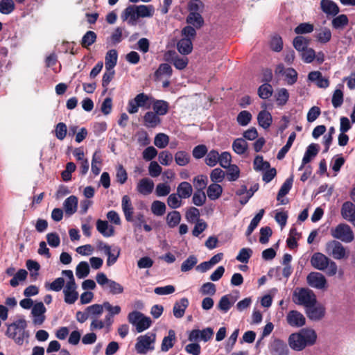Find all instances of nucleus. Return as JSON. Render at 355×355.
Returning a JSON list of instances; mask_svg holds the SVG:
<instances>
[{
	"instance_id": "26",
	"label": "nucleus",
	"mask_w": 355,
	"mask_h": 355,
	"mask_svg": "<svg viewBox=\"0 0 355 355\" xmlns=\"http://www.w3.org/2000/svg\"><path fill=\"white\" fill-rule=\"evenodd\" d=\"M189 300L186 297H183L180 300V301L176 302L174 304L173 309V315L176 318H181L184 316L185 310L189 306Z\"/></svg>"
},
{
	"instance_id": "38",
	"label": "nucleus",
	"mask_w": 355,
	"mask_h": 355,
	"mask_svg": "<svg viewBox=\"0 0 355 355\" xmlns=\"http://www.w3.org/2000/svg\"><path fill=\"white\" fill-rule=\"evenodd\" d=\"M105 69H113L118 60V53L115 49L108 51L105 55Z\"/></svg>"
},
{
	"instance_id": "16",
	"label": "nucleus",
	"mask_w": 355,
	"mask_h": 355,
	"mask_svg": "<svg viewBox=\"0 0 355 355\" xmlns=\"http://www.w3.org/2000/svg\"><path fill=\"white\" fill-rule=\"evenodd\" d=\"M286 322L291 327L298 328L305 324L306 318L300 312L292 310L287 313Z\"/></svg>"
},
{
	"instance_id": "14",
	"label": "nucleus",
	"mask_w": 355,
	"mask_h": 355,
	"mask_svg": "<svg viewBox=\"0 0 355 355\" xmlns=\"http://www.w3.org/2000/svg\"><path fill=\"white\" fill-rule=\"evenodd\" d=\"M305 312L310 320L318 321L324 316L325 308L322 304L316 301V302L313 303V305L308 306L305 309Z\"/></svg>"
},
{
	"instance_id": "36",
	"label": "nucleus",
	"mask_w": 355,
	"mask_h": 355,
	"mask_svg": "<svg viewBox=\"0 0 355 355\" xmlns=\"http://www.w3.org/2000/svg\"><path fill=\"white\" fill-rule=\"evenodd\" d=\"M223 193L222 187L216 183L211 184L207 190V194L208 198L211 200L218 199Z\"/></svg>"
},
{
	"instance_id": "56",
	"label": "nucleus",
	"mask_w": 355,
	"mask_h": 355,
	"mask_svg": "<svg viewBox=\"0 0 355 355\" xmlns=\"http://www.w3.org/2000/svg\"><path fill=\"white\" fill-rule=\"evenodd\" d=\"M302 60L305 63H311L315 58V51L313 49L307 47L300 53Z\"/></svg>"
},
{
	"instance_id": "46",
	"label": "nucleus",
	"mask_w": 355,
	"mask_h": 355,
	"mask_svg": "<svg viewBox=\"0 0 355 355\" xmlns=\"http://www.w3.org/2000/svg\"><path fill=\"white\" fill-rule=\"evenodd\" d=\"M64 278L58 277L51 283H46L45 288L49 291H53L55 292L60 291L64 288L65 284Z\"/></svg>"
},
{
	"instance_id": "45",
	"label": "nucleus",
	"mask_w": 355,
	"mask_h": 355,
	"mask_svg": "<svg viewBox=\"0 0 355 355\" xmlns=\"http://www.w3.org/2000/svg\"><path fill=\"white\" fill-rule=\"evenodd\" d=\"M166 207L164 202L155 200L152 202L150 210L156 216H162L166 212Z\"/></svg>"
},
{
	"instance_id": "40",
	"label": "nucleus",
	"mask_w": 355,
	"mask_h": 355,
	"mask_svg": "<svg viewBox=\"0 0 355 355\" xmlns=\"http://www.w3.org/2000/svg\"><path fill=\"white\" fill-rule=\"evenodd\" d=\"M235 300L230 295L223 296L218 304V309L224 313H227L234 303Z\"/></svg>"
},
{
	"instance_id": "17",
	"label": "nucleus",
	"mask_w": 355,
	"mask_h": 355,
	"mask_svg": "<svg viewBox=\"0 0 355 355\" xmlns=\"http://www.w3.org/2000/svg\"><path fill=\"white\" fill-rule=\"evenodd\" d=\"M313 37L318 43L324 44L331 41L332 33L329 27L320 26L315 30Z\"/></svg>"
},
{
	"instance_id": "53",
	"label": "nucleus",
	"mask_w": 355,
	"mask_h": 355,
	"mask_svg": "<svg viewBox=\"0 0 355 355\" xmlns=\"http://www.w3.org/2000/svg\"><path fill=\"white\" fill-rule=\"evenodd\" d=\"M169 143V137L164 133H158L154 139V144L159 148H164Z\"/></svg>"
},
{
	"instance_id": "57",
	"label": "nucleus",
	"mask_w": 355,
	"mask_h": 355,
	"mask_svg": "<svg viewBox=\"0 0 355 355\" xmlns=\"http://www.w3.org/2000/svg\"><path fill=\"white\" fill-rule=\"evenodd\" d=\"M182 198L177 193L170 194L167 198V205L171 209H177L182 206Z\"/></svg>"
},
{
	"instance_id": "8",
	"label": "nucleus",
	"mask_w": 355,
	"mask_h": 355,
	"mask_svg": "<svg viewBox=\"0 0 355 355\" xmlns=\"http://www.w3.org/2000/svg\"><path fill=\"white\" fill-rule=\"evenodd\" d=\"M156 334L153 332H148L144 335L139 336L135 343V350L138 354H146L148 352L155 349Z\"/></svg>"
},
{
	"instance_id": "2",
	"label": "nucleus",
	"mask_w": 355,
	"mask_h": 355,
	"mask_svg": "<svg viewBox=\"0 0 355 355\" xmlns=\"http://www.w3.org/2000/svg\"><path fill=\"white\" fill-rule=\"evenodd\" d=\"M155 8L152 5H130L121 13L122 21L130 26H135L139 18L150 17L154 15Z\"/></svg>"
},
{
	"instance_id": "34",
	"label": "nucleus",
	"mask_w": 355,
	"mask_h": 355,
	"mask_svg": "<svg viewBox=\"0 0 355 355\" xmlns=\"http://www.w3.org/2000/svg\"><path fill=\"white\" fill-rule=\"evenodd\" d=\"M343 85L341 84L338 85L337 88L334 92L331 98L332 105L334 108L340 107L343 103V92L342 88Z\"/></svg>"
},
{
	"instance_id": "29",
	"label": "nucleus",
	"mask_w": 355,
	"mask_h": 355,
	"mask_svg": "<svg viewBox=\"0 0 355 355\" xmlns=\"http://www.w3.org/2000/svg\"><path fill=\"white\" fill-rule=\"evenodd\" d=\"M154 112L159 115H165L168 110V103L163 100H155L153 98L152 105Z\"/></svg>"
},
{
	"instance_id": "19",
	"label": "nucleus",
	"mask_w": 355,
	"mask_h": 355,
	"mask_svg": "<svg viewBox=\"0 0 355 355\" xmlns=\"http://www.w3.org/2000/svg\"><path fill=\"white\" fill-rule=\"evenodd\" d=\"M269 348L272 355H289L288 347L282 340L275 339L270 343Z\"/></svg>"
},
{
	"instance_id": "48",
	"label": "nucleus",
	"mask_w": 355,
	"mask_h": 355,
	"mask_svg": "<svg viewBox=\"0 0 355 355\" xmlns=\"http://www.w3.org/2000/svg\"><path fill=\"white\" fill-rule=\"evenodd\" d=\"M89 273V266L86 261L80 262L76 268V275L78 279H83Z\"/></svg>"
},
{
	"instance_id": "33",
	"label": "nucleus",
	"mask_w": 355,
	"mask_h": 355,
	"mask_svg": "<svg viewBox=\"0 0 355 355\" xmlns=\"http://www.w3.org/2000/svg\"><path fill=\"white\" fill-rule=\"evenodd\" d=\"M103 304H94L85 308L91 320L98 318L103 312Z\"/></svg>"
},
{
	"instance_id": "61",
	"label": "nucleus",
	"mask_w": 355,
	"mask_h": 355,
	"mask_svg": "<svg viewBox=\"0 0 355 355\" xmlns=\"http://www.w3.org/2000/svg\"><path fill=\"white\" fill-rule=\"evenodd\" d=\"M228 171L227 173V178L229 181L233 182L239 179L240 176V169L235 165L232 164L227 167Z\"/></svg>"
},
{
	"instance_id": "23",
	"label": "nucleus",
	"mask_w": 355,
	"mask_h": 355,
	"mask_svg": "<svg viewBox=\"0 0 355 355\" xmlns=\"http://www.w3.org/2000/svg\"><path fill=\"white\" fill-rule=\"evenodd\" d=\"M320 9L327 15L331 16H336L340 12L339 7L332 0H321Z\"/></svg>"
},
{
	"instance_id": "11",
	"label": "nucleus",
	"mask_w": 355,
	"mask_h": 355,
	"mask_svg": "<svg viewBox=\"0 0 355 355\" xmlns=\"http://www.w3.org/2000/svg\"><path fill=\"white\" fill-rule=\"evenodd\" d=\"M128 322L135 327L137 332H142L148 329L152 323L149 317L145 316L143 313L134 311L130 312L128 316Z\"/></svg>"
},
{
	"instance_id": "25",
	"label": "nucleus",
	"mask_w": 355,
	"mask_h": 355,
	"mask_svg": "<svg viewBox=\"0 0 355 355\" xmlns=\"http://www.w3.org/2000/svg\"><path fill=\"white\" fill-rule=\"evenodd\" d=\"M96 229L105 237H110L114 234V227L107 220H97Z\"/></svg>"
},
{
	"instance_id": "3",
	"label": "nucleus",
	"mask_w": 355,
	"mask_h": 355,
	"mask_svg": "<svg viewBox=\"0 0 355 355\" xmlns=\"http://www.w3.org/2000/svg\"><path fill=\"white\" fill-rule=\"evenodd\" d=\"M27 322L24 317H20L13 322L7 324L6 335L12 339L19 345H22L25 340L29 337L26 331Z\"/></svg>"
},
{
	"instance_id": "28",
	"label": "nucleus",
	"mask_w": 355,
	"mask_h": 355,
	"mask_svg": "<svg viewBox=\"0 0 355 355\" xmlns=\"http://www.w3.org/2000/svg\"><path fill=\"white\" fill-rule=\"evenodd\" d=\"M348 24L349 19L345 14L336 15L331 20L332 28L335 30H343Z\"/></svg>"
},
{
	"instance_id": "15",
	"label": "nucleus",
	"mask_w": 355,
	"mask_h": 355,
	"mask_svg": "<svg viewBox=\"0 0 355 355\" xmlns=\"http://www.w3.org/2000/svg\"><path fill=\"white\" fill-rule=\"evenodd\" d=\"M308 284L317 289H323L326 287L327 280L324 276L318 272H310L306 277Z\"/></svg>"
},
{
	"instance_id": "10",
	"label": "nucleus",
	"mask_w": 355,
	"mask_h": 355,
	"mask_svg": "<svg viewBox=\"0 0 355 355\" xmlns=\"http://www.w3.org/2000/svg\"><path fill=\"white\" fill-rule=\"evenodd\" d=\"M330 234L333 238L344 243H350L354 240V232L349 225L340 223L331 228Z\"/></svg>"
},
{
	"instance_id": "32",
	"label": "nucleus",
	"mask_w": 355,
	"mask_h": 355,
	"mask_svg": "<svg viewBox=\"0 0 355 355\" xmlns=\"http://www.w3.org/2000/svg\"><path fill=\"white\" fill-rule=\"evenodd\" d=\"M193 192V189L190 183L182 182L177 187V194L181 198H189Z\"/></svg>"
},
{
	"instance_id": "44",
	"label": "nucleus",
	"mask_w": 355,
	"mask_h": 355,
	"mask_svg": "<svg viewBox=\"0 0 355 355\" xmlns=\"http://www.w3.org/2000/svg\"><path fill=\"white\" fill-rule=\"evenodd\" d=\"M166 220L167 225L171 228H173L180 223L181 215L178 211H172L167 214Z\"/></svg>"
},
{
	"instance_id": "55",
	"label": "nucleus",
	"mask_w": 355,
	"mask_h": 355,
	"mask_svg": "<svg viewBox=\"0 0 355 355\" xmlns=\"http://www.w3.org/2000/svg\"><path fill=\"white\" fill-rule=\"evenodd\" d=\"M172 68L168 64L163 63L159 65V67L155 73V76H156L157 78H159L162 76L171 77V76L172 75Z\"/></svg>"
},
{
	"instance_id": "60",
	"label": "nucleus",
	"mask_w": 355,
	"mask_h": 355,
	"mask_svg": "<svg viewBox=\"0 0 355 355\" xmlns=\"http://www.w3.org/2000/svg\"><path fill=\"white\" fill-rule=\"evenodd\" d=\"M272 94V86L268 83L263 84L258 89V94L260 98L267 99L271 96Z\"/></svg>"
},
{
	"instance_id": "24",
	"label": "nucleus",
	"mask_w": 355,
	"mask_h": 355,
	"mask_svg": "<svg viewBox=\"0 0 355 355\" xmlns=\"http://www.w3.org/2000/svg\"><path fill=\"white\" fill-rule=\"evenodd\" d=\"M78 198L76 196H70L63 202V209L65 214L71 216L77 211Z\"/></svg>"
},
{
	"instance_id": "63",
	"label": "nucleus",
	"mask_w": 355,
	"mask_h": 355,
	"mask_svg": "<svg viewBox=\"0 0 355 355\" xmlns=\"http://www.w3.org/2000/svg\"><path fill=\"white\" fill-rule=\"evenodd\" d=\"M252 119V114L246 110L241 111L237 116V122L242 126L247 125Z\"/></svg>"
},
{
	"instance_id": "7",
	"label": "nucleus",
	"mask_w": 355,
	"mask_h": 355,
	"mask_svg": "<svg viewBox=\"0 0 355 355\" xmlns=\"http://www.w3.org/2000/svg\"><path fill=\"white\" fill-rule=\"evenodd\" d=\"M153 103V97L145 93L137 94L134 98L130 100L128 103L127 111L132 114L138 112L139 108L150 109Z\"/></svg>"
},
{
	"instance_id": "21",
	"label": "nucleus",
	"mask_w": 355,
	"mask_h": 355,
	"mask_svg": "<svg viewBox=\"0 0 355 355\" xmlns=\"http://www.w3.org/2000/svg\"><path fill=\"white\" fill-rule=\"evenodd\" d=\"M121 208L125 220L128 222H133L134 207L130 198L127 195L123 196L122 198Z\"/></svg>"
},
{
	"instance_id": "64",
	"label": "nucleus",
	"mask_w": 355,
	"mask_h": 355,
	"mask_svg": "<svg viewBox=\"0 0 355 355\" xmlns=\"http://www.w3.org/2000/svg\"><path fill=\"white\" fill-rule=\"evenodd\" d=\"M225 176V172L222 169L216 168L211 171L210 179L214 183L217 184L218 182H221L224 180Z\"/></svg>"
},
{
	"instance_id": "35",
	"label": "nucleus",
	"mask_w": 355,
	"mask_h": 355,
	"mask_svg": "<svg viewBox=\"0 0 355 355\" xmlns=\"http://www.w3.org/2000/svg\"><path fill=\"white\" fill-rule=\"evenodd\" d=\"M355 215V207L352 202H345L341 208V216L347 221H349Z\"/></svg>"
},
{
	"instance_id": "1",
	"label": "nucleus",
	"mask_w": 355,
	"mask_h": 355,
	"mask_svg": "<svg viewBox=\"0 0 355 355\" xmlns=\"http://www.w3.org/2000/svg\"><path fill=\"white\" fill-rule=\"evenodd\" d=\"M317 334L312 329H302L291 334L288 338L289 347L295 351L300 352L306 347L313 345L317 340Z\"/></svg>"
},
{
	"instance_id": "6",
	"label": "nucleus",
	"mask_w": 355,
	"mask_h": 355,
	"mask_svg": "<svg viewBox=\"0 0 355 355\" xmlns=\"http://www.w3.org/2000/svg\"><path fill=\"white\" fill-rule=\"evenodd\" d=\"M293 302L300 306H303L305 309L316 302V295L313 291L306 288H296L293 293Z\"/></svg>"
},
{
	"instance_id": "30",
	"label": "nucleus",
	"mask_w": 355,
	"mask_h": 355,
	"mask_svg": "<svg viewBox=\"0 0 355 355\" xmlns=\"http://www.w3.org/2000/svg\"><path fill=\"white\" fill-rule=\"evenodd\" d=\"M175 340V333L173 330L168 331V336H165L162 342L161 350L164 352H168L174 345Z\"/></svg>"
},
{
	"instance_id": "49",
	"label": "nucleus",
	"mask_w": 355,
	"mask_h": 355,
	"mask_svg": "<svg viewBox=\"0 0 355 355\" xmlns=\"http://www.w3.org/2000/svg\"><path fill=\"white\" fill-rule=\"evenodd\" d=\"M28 275V272L24 269H20L18 270L13 277L10 281V284L12 287L17 286L21 282H24L26 280Z\"/></svg>"
},
{
	"instance_id": "31",
	"label": "nucleus",
	"mask_w": 355,
	"mask_h": 355,
	"mask_svg": "<svg viewBox=\"0 0 355 355\" xmlns=\"http://www.w3.org/2000/svg\"><path fill=\"white\" fill-rule=\"evenodd\" d=\"M259 125L264 129L268 128L272 121L270 113L266 110L261 111L257 116Z\"/></svg>"
},
{
	"instance_id": "59",
	"label": "nucleus",
	"mask_w": 355,
	"mask_h": 355,
	"mask_svg": "<svg viewBox=\"0 0 355 355\" xmlns=\"http://www.w3.org/2000/svg\"><path fill=\"white\" fill-rule=\"evenodd\" d=\"M207 177L203 175H198L193 179V184L197 191H203L207 185Z\"/></svg>"
},
{
	"instance_id": "18",
	"label": "nucleus",
	"mask_w": 355,
	"mask_h": 355,
	"mask_svg": "<svg viewBox=\"0 0 355 355\" xmlns=\"http://www.w3.org/2000/svg\"><path fill=\"white\" fill-rule=\"evenodd\" d=\"M76 284H65L63 288L64 300L68 304H74L78 299Z\"/></svg>"
},
{
	"instance_id": "51",
	"label": "nucleus",
	"mask_w": 355,
	"mask_h": 355,
	"mask_svg": "<svg viewBox=\"0 0 355 355\" xmlns=\"http://www.w3.org/2000/svg\"><path fill=\"white\" fill-rule=\"evenodd\" d=\"M175 161L176 164L180 166H184L188 164L190 162V155L185 151H178L175 154Z\"/></svg>"
},
{
	"instance_id": "41",
	"label": "nucleus",
	"mask_w": 355,
	"mask_h": 355,
	"mask_svg": "<svg viewBox=\"0 0 355 355\" xmlns=\"http://www.w3.org/2000/svg\"><path fill=\"white\" fill-rule=\"evenodd\" d=\"M293 178L291 177L285 180V182L282 185L278 194H277V200L280 201L282 204H285L284 200H281L282 198L285 196L291 190L293 185Z\"/></svg>"
},
{
	"instance_id": "62",
	"label": "nucleus",
	"mask_w": 355,
	"mask_h": 355,
	"mask_svg": "<svg viewBox=\"0 0 355 355\" xmlns=\"http://www.w3.org/2000/svg\"><path fill=\"white\" fill-rule=\"evenodd\" d=\"M198 259L193 256H189L181 265V270L182 272H187L191 270L193 266L197 263Z\"/></svg>"
},
{
	"instance_id": "20",
	"label": "nucleus",
	"mask_w": 355,
	"mask_h": 355,
	"mask_svg": "<svg viewBox=\"0 0 355 355\" xmlns=\"http://www.w3.org/2000/svg\"><path fill=\"white\" fill-rule=\"evenodd\" d=\"M308 79L319 88L326 89L329 86V80L327 78L323 77L322 73L318 71H311L308 75Z\"/></svg>"
},
{
	"instance_id": "42",
	"label": "nucleus",
	"mask_w": 355,
	"mask_h": 355,
	"mask_svg": "<svg viewBox=\"0 0 355 355\" xmlns=\"http://www.w3.org/2000/svg\"><path fill=\"white\" fill-rule=\"evenodd\" d=\"M232 149L236 154L243 155L248 149V143L243 138H237L232 144Z\"/></svg>"
},
{
	"instance_id": "43",
	"label": "nucleus",
	"mask_w": 355,
	"mask_h": 355,
	"mask_svg": "<svg viewBox=\"0 0 355 355\" xmlns=\"http://www.w3.org/2000/svg\"><path fill=\"white\" fill-rule=\"evenodd\" d=\"M187 22L196 28H200L204 24V19L202 14L199 13H189L187 17Z\"/></svg>"
},
{
	"instance_id": "39",
	"label": "nucleus",
	"mask_w": 355,
	"mask_h": 355,
	"mask_svg": "<svg viewBox=\"0 0 355 355\" xmlns=\"http://www.w3.org/2000/svg\"><path fill=\"white\" fill-rule=\"evenodd\" d=\"M310 43V40L302 35L296 36L293 41L294 48L300 53L306 49Z\"/></svg>"
},
{
	"instance_id": "52",
	"label": "nucleus",
	"mask_w": 355,
	"mask_h": 355,
	"mask_svg": "<svg viewBox=\"0 0 355 355\" xmlns=\"http://www.w3.org/2000/svg\"><path fill=\"white\" fill-rule=\"evenodd\" d=\"M188 10L190 13L202 14L204 10V3L200 0H191L188 3Z\"/></svg>"
},
{
	"instance_id": "12",
	"label": "nucleus",
	"mask_w": 355,
	"mask_h": 355,
	"mask_svg": "<svg viewBox=\"0 0 355 355\" xmlns=\"http://www.w3.org/2000/svg\"><path fill=\"white\" fill-rule=\"evenodd\" d=\"M325 250L329 256L337 260L345 259L349 255L347 248L340 242L336 240L327 242Z\"/></svg>"
},
{
	"instance_id": "4",
	"label": "nucleus",
	"mask_w": 355,
	"mask_h": 355,
	"mask_svg": "<svg viewBox=\"0 0 355 355\" xmlns=\"http://www.w3.org/2000/svg\"><path fill=\"white\" fill-rule=\"evenodd\" d=\"M311 266L319 270H326L329 276H334L338 270L337 264L320 252L314 253L311 258Z\"/></svg>"
},
{
	"instance_id": "5",
	"label": "nucleus",
	"mask_w": 355,
	"mask_h": 355,
	"mask_svg": "<svg viewBox=\"0 0 355 355\" xmlns=\"http://www.w3.org/2000/svg\"><path fill=\"white\" fill-rule=\"evenodd\" d=\"M196 35L193 26H187L182 30V39L177 44V49L182 55L189 54L193 49L192 41Z\"/></svg>"
},
{
	"instance_id": "13",
	"label": "nucleus",
	"mask_w": 355,
	"mask_h": 355,
	"mask_svg": "<svg viewBox=\"0 0 355 355\" xmlns=\"http://www.w3.org/2000/svg\"><path fill=\"white\" fill-rule=\"evenodd\" d=\"M46 309L42 302L34 304L31 310L33 323L35 326H41L46 320Z\"/></svg>"
},
{
	"instance_id": "22",
	"label": "nucleus",
	"mask_w": 355,
	"mask_h": 355,
	"mask_svg": "<svg viewBox=\"0 0 355 355\" xmlns=\"http://www.w3.org/2000/svg\"><path fill=\"white\" fill-rule=\"evenodd\" d=\"M154 189L153 181L148 178L141 179L137 184V191L141 195L148 196L150 194Z\"/></svg>"
},
{
	"instance_id": "47",
	"label": "nucleus",
	"mask_w": 355,
	"mask_h": 355,
	"mask_svg": "<svg viewBox=\"0 0 355 355\" xmlns=\"http://www.w3.org/2000/svg\"><path fill=\"white\" fill-rule=\"evenodd\" d=\"M15 9V4L13 0H1L0 12L3 15H9Z\"/></svg>"
},
{
	"instance_id": "58",
	"label": "nucleus",
	"mask_w": 355,
	"mask_h": 355,
	"mask_svg": "<svg viewBox=\"0 0 355 355\" xmlns=\"http://www.w3.org/2000/svg\"><path fill=\"white\" fill-rule=\"evenodd\" d=\"M254 168L255 171H265L270 168V164L263 160V157L256 156L254 159Z\"/></svg>"
},
{
	"instance_id": "27",
	"label": "nucleus",
	"mask_w": 355,
	"mask_h": 355,
	"mask_svg": "<svg viewBox=\"0 0 355 355\" xmlns=\"http://www.w3.org/2000/svg\"><path fill=\"white\" fill-rule=\"evenodd\" d=\"M160 123L161 119L154 112H147L144 116V125L148 128H154Z\"/></svg>"
},
{
	"instance_id": "37",
	"label": "nucleus",
	"mask_w": 355,
	"mask_h": 355,
	"mask_svg": "<svg viewBox=\"0 0 355 355\" xmlns=\"http://www.w3.org/2000/svg\"><path fill=\"white\" fill-rule=\"evenodd\" d=\"M319 151V146L316 144H310L304 155L303 157V164H308L309 163L312 159H313Z\"/></svg>"
},
{
	"instance_id": "54",
	"label": "nucleus",
	"mask_w": 355,
	"mask_h": 355,
	"mask_svg": "<svg viewBox=\"0 0 355 355\" xmlns=\"http://www.w3.org/2000/svg\"><path fill=\"white\" fill-rule=\"evenodd\" d=\"M96 40V34L92 31H87L83 37L81 44L85 48H88L93 44Z\"/></svg>"
},
{
	"instance_id": "9",
	"label": "nucleus",
	"mask_w": 355,
	"mask_h": 355,
	"mask_svg": "<svg viewBox=\"0 0 355 355\" xmlns=\"http://www.w3.org/2000/svg\"><path fill=\"white\" fill-rule=\"evenodd\" d=\"M96 282L105 291L112 295L121 294L124 291L123 286L110 279H108L103 272H98L96 276Z\"/></svg>"
},
{
	"instance_id": "50",
	"label": "nucleus",
	"mask_w": 355,
	"mask_h": 355,
	"mask_svg": "<svg viewBox=\"0 0 355 355\" xmlns=\"http://www.w3.org/2000/svg\"><path fill=\"white\" fill-rule=\"evenodd\" d=\"M313 31V24L309 22L301 23L298 26H297L294 29V32L299 35L309 34L312 33Z\"/></svg>"
}]
</instances>
